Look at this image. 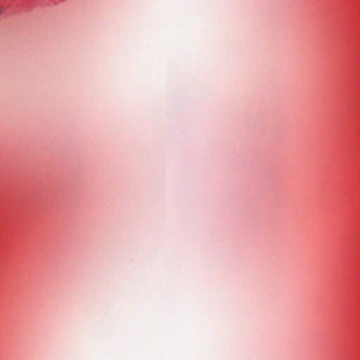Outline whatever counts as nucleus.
Listing matches in <instances>:
<instances>
[{
  "mask_svg": "<svg viewBox=\"0 0 360 360\" xmlns=\"http://www.w3.org/2000/svg\"><path fill=\"white\" fill-rule=\"evenodd\" d=\"M2 13V9L0 8V15Z\"/></svg>",
  "mask_w": 360,
  "mask_h": 360,
  "instance_id": "obj_1",
  "label": "nucleus"
}]
</instances>
